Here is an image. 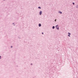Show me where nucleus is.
Listing matches in <instances>:
<instances>
[{"mask_svg":"<svg viewBox=\"0 0 78 78\" xmlns=\"http://www.w3.org/2000/svg\"><path fill=\"white\" fill-rule=\"evenodd\" d=\"M1 58V56H0V59Z\"/></svg>","mask_w":78,"mask_h":78,"instance_id":"ddd939ff","label":"nucleus"},{"mask_svg":"<svg viewBox=\"0 0 78 78\" xmlns=\"http://www.w3.org/2000/svg\"><path fill=\"white\" fill-rule=\"evenodd\" d=\"M60 14H62V12H60Z\"/></svg>","mask_w":78,"mask_h":78,"instance_id":"6e6552de","label":"nucleus"},{"mask_svg":"<svg viewBox=\"0 0 78 78\" xmlns=\"http://www.w3.org/2000/svg\"><path fill=\"white\" fill-rule=\"evenodd\" d=\"M73 4L74 5H75V3L74 2L73 3Z\"/></svg>","mask_w":78,"mask_h":78,"instance_id":"39448f33","label":"nucleus"},{"mask_svg":"<svg viewBox=\"0 0 78 78\" xmlns=\"http://www.w3.org/2000/svg\"><path fill=\"white\" fill-rule=\"evenodd\" d=\"M39 27H41V24H39Z\"/></svg>","mask_w":78,"mask_h":78,"instance_id":"7ed1b4c3","label":"nucleus"},{"mask_svg":"<svg viewBox=\"0 0 78 78\" xmlns=\"http://www.w3.org/2000/svg\"><path fill=\"white\" fill-rule=\"evenodd\" d=\"M68 36H69V37H70V36L69 35H68Z\"/></svg>","mask_w":78,"mask_h":78,"instance_id":"1a4fd4ad","label":"nucleus"},{"mask_svg":"<svg viewBox=\"0 0 78 78\" xmlns=\"http://www.w3.org/2000/svg\"><path fill=\"white\" fill-rule=\"evenodd\" d=\"M40 15H41L42 14V12L41 11L39 13Z\"/></svg>","mask_w":78,"mask_h":78,"instance_id":"f03ea898","label":"nucleus"},{"mask_svg":"<svg viewBox=\"0 0 78 78\" xmlns=\"http://www.w3.org/2000/svg\"><path fill=\"white\" fill-rule=\"evenodd\" d=\"M68 34H69V35L71 34H70V33H68Z\"/></svg>","mask_w":78,"mask_h":78,"instance_id":"0eeeda50","label":"nucleus"},{"mask_svg":"<svg viewBox=\"0 0 78 78\" xmlns=\"http://www.w3.org/2000/svg\"><path fill=\"white\" fill-rule=\"evenodd\" d=\"M12 48V46H11V48Z\"/></svg>","mask_w":78,"mask_h":78,"instance_id":"f8f14e48","label":"nucleus"},{"mask_svg":"<svg viewBox=\"0 0 78 78\" xmlns=\"http://www.w3.org/2000/svg\"><path fill=\"white\" fill-rule=\"evenodd\" d=\"M55 22H56V19L55 20Z\"/></svg>","mask_w":78,"mask_h":78,"instance_id":"9d476101","label":"nucleus"},{"mask_svg":"<svg viewBox=\"0 0 78 78\" xmlns=\"http://www.w3.org/2000/svg\"><path fill=\"white\" fill-rule=\"evenodd\" d=\"M55 26H53V27H52V28L53 29H54L55 28Z\"/></svg>","mask_w":78,"mask_h":78,"instance_id":"20e7f679","label":"nucleus"},{"mask_svg":"<svg viewBox=\"0 0 78 78\" xmlns=\"http://www.w3.org/2000/svg\"><path fill=\"white\" fill-rule=\"evenodd\" d=\"M31 65H32V64H31Z\"/></svg>","mask_w":78,"mask_h":78,"instance_id":"4468645a","label":"nucleus"},{"mask_svg":"<svg viewBox=\"0 0 78 78\" xmlns=\"http://www.w3.org/2000/svg\"><path fill=\"white\" fill-rule=\"evenodd\" d=\"M42 34H44V33H42Z\"/></svg>","mask_w":78,"mask_h":78,"instance_id":"9b49d317","label":"nucleus"},{"mask_svg":"<svg viewBox=\"0 0 78 78\" xmlns=\"http://www.w3.org/2000/svg\"><path fill=\"white\" fill-rule=\"evenodd\" d=\"M38 8H39V9H41V7H38Z\"/></svg>","mask_w":78,"mask_h":78,"instance_id":"423d86ee","label":"nucleus"},{"mask_svg":"<svg viewBox=\"0 0 78 78\" xmlns=\"http://www.w3.org/2000/svg\"><path fill=\"white\" fill-rule=\"evenodd\" d=\"M55 27L57 30H59V27H58V25L56 26Z\"/></svg>","mask_w":78,"mask_h":78,"instance_id":"f257e3e1","label":"nucleus"}]
</instances>
